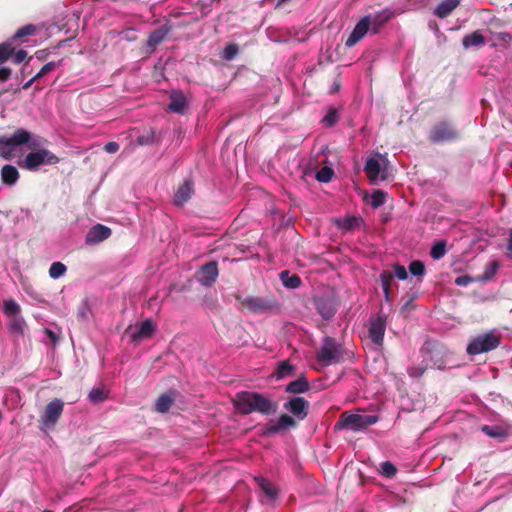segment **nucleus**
<instances>
[{
    "label": "nucleus",
    "instance_id": "nucleus-54",
    "mask_svg": "<svg viewBox=\"0 0 512 512\" xmlns=\"http://www.w3.org/2000/svg\"><path fill=\"white\" fill-rule=\"evenodd\" d=\"M88 311H89V309H88L86 303H82V305L78 309V314H77L78 318L85 319L87 317Z\"/></svg>",
    "mask_w": 512,
    "mask_h": 512
},
{
    "label": "nucleus",
    "instance_id": "nucleus-21",
    "mask_svg": "<svg viewBox=\"0 0 512 512\" xmlns=\"http://www.w3.org/2000/svg\"><path fill=\"white\" fill-rule=\"evenodd\" d=\"M310 389L309 382L304 375H301L296 380L291 381L285 387V392L291 394H302Z\"/></svg>",
    "mask_w": 512,
    "mask_h": 512
},
{
    "label": "nucleus",
    "instance_id": "nucleus-10",
    "mask_svg": "<svg viewBox=\"0 0 512 512\" xmlns=\"http://www.w3.org/2000/svg\"><path fill=\"white\" fill-rule=\"evenodd\" d=\"M283 407L296 419L304 420L308 416L310 403L303 397L295 396L286 401Z\"/></svg>",
    "mask_w": 512,
    "mask_h": 512
},
{
    "label": "nucleus",
    "instance_id": "nucleus-61",
    "mask_svg": "<svg viewBox=\"0 0 512 512\" xmlns=\"http://www.w3.org/2000/svg\"><path fill=\"white\" fill-rule=\"evenodd\" d=\"M381 161H382L383 163L387 162V160H386L385 158H382V159H381Z\"/></svg>",
    "mask_w": 512,
    "mask_h": 512
},
{
    "label": "nucleus",
    "instance_id": "nucleus-45",
    "mask_svg": "<svg viewBox=\"0 0 512 512\" xmlns=\"http://www.w3.org/2000/svg\"><path fill=\"white\" fill-rule=\"evenodd\" d=\"M338 121V113L334 108L329 109L328 113L323 118L322 122L326 127L334 126Z\"/></svg>",
    "mask_w": 512,
    "mask_h": 512
},
{
    "label": "nucleus",
    "instance_id": "nucleus-58",
    "mask_svg": "<svg viewBox=\"0 0 512 512\" xmlns=\"http://www.w3.org/2000/svg\"><path fill=\"white\" fill-rule=\"evenodd\" d=\"M340 88V83H335L334 91H337Z\"/></svg>",
    "mask_w": 512,
    "mask_h": 512
},
{
    "label": "nucleus",
    "instance_id": "nucleus-28",
    "mask_svg": "<svg viewBox=\"0 0 512 512\" xmlns=\"http://www.w3.org/2000/svg\"><path fill=\"white\" fill-rule=\"evenodd\" d=\"M393 17V13L389 10H383L371 16V25L374 33H378L380 28Z\"/></svg>",
    "mask_w": 512,
    "mask_h": 512
},
{
    "label": "nucleus",
    "instance_id": "nucleus-46",
    "mask_svg": "<svg viewBox=\"0 0 512 512\" xmlns=\"http://www.w3.org/2000/svg\"><path fill=\"white\" fill-rule=\"evenodd\" d=\"M61 63H62V60H60L59 62L51 61V62L46 63L40 69V71L35 75V78H41V77L45 76L46 74L52 72Z\"/></svg>",
    "mask_w": 512,
    "mask_h": 512
},
{
    "label": "nucleus",
    "instance_id": "nucleus-13",
    "mask_svg": "<svg viewBox=\"0 0 512 512\" xmlns=\"http://www.w3.org/2000/svg\"><path fill=\"white\" fill-rule=\"evenodd\" d=\"M381 155L377 154L376 157H369L365 163L364 171L371 183H375L379 178L386 179L385 168L380 161Z\"/></svg>",
    "mask_w": 512,
    "mask_h": 512
},
{
    "label": "nucleus",
    "instance_id": "nucleus-26",
    "mask_svg": "<svg viewBox=\"0 0 512 512\" xmlns=\"http://www.w3.org/2000/svg\"><path fill=\"white\" fill-rule=\"evenodd\" d=\"M19 179V172L13 165L6 164L1 169V180L3 184L14 185Z\"/></svg>",
    "mask_w": 512,
    "mask_h": 512
},
{
    "label": "nucleus",
    "instance_id": "nucleus-59",
    "mask_svg": "<svg viewBox=\"0 0 512 512\" xmlns=\"http://www.w3.org/2000/svg\"><path fill=\"white\" fill-rule=\"evenodd\" d=\"M384 295H385V299H386L387 301H390V293H389V294H384Z\"/></svg>",
    "mask_w": 512,
    "mask_h": 512
},
{
    "label": "nucleus",
    "instance_id": "nucleus-56",
    "mask_svg": "<svg viewBox=\"0 0 512 512\" xmlns=\"http://www.w3.org/2000/svg\"><path fill=\"white\" fill-rule=\"evenodd\" d=\"M37 79H38V78H35V76H34V77H32L30 80H28V81L23 85V87H22V88H23L24 90L29 89V88L32 86V84H33Z\"/></svg>",
    "mask_w": 512,
    "mask_h": 512
},
{
    "label": "nucleus",
    "instance_id": "nucleus-35",
    "mask_svg": "<svg viewBox=\"0 0 512 512\" xmlns=\"http://www.w3.org/2000/svg\"><path fill=\"white\" fill-rule=\"evenodd\" d=\"M67 271L66 266L61 262H53L49 268V276L57 279L63 276Z\"/></svg>",
    "mask_w": 512,
    "mask_h": 512
},
{
    "label": "nucleus",
    "instance_id": "nucleus-14",
    "mask_svg": "<svg viewBox=\"0 0 512 512\" xmlns=\"http://www.w3.org/2000/svg\"><path fill=\"white\" fill-rule=\"evenodd\" d=\"M371 25V15L364 16L355 25L352 33L347 38L345 45L346 47H353L358 43L368 32Z\"/></svg>",
    "mask_w": 512,
    "mask_h": 512
},
{
    "label": "nucleus",
    "instance_id": "nucleus-19",
    "mask_svg": "<svg viewBox=\"0 0 512 512\" xmlns=\"http://www.w3.org/2000/svg\"><path fill=\"white\" fill-rule=\"evenodd\" d=\"M317 312L325 319L330 320L336 313V307L332 300L327 298H318L315 300Z\"/></svg>",
    "mask_w": 512,
    "mask_h": 512
},
{
    "label": "nucleus",
    "instance_id": "nucleus-16",
    "mask_svg": "<svg viewBox=\"0 0 512 512\" xmlns=\"http://www.w3.org/2000/svg\"><path fill=\"white\" fill-rule=\"evenodd\" d=\"M254 480L257 483L260 491L263 493L266 502L273 504L279 496L278 487L262 476L255 477Z\"/></svg>",
    "mask_w": 512,
    "mask_h": 512
},
{
    "label": "nucleus",
    "instance_id": "nucleus-12",
    "mask_svg": "<svg viewBox=\"0 0 512 512\" xmlns=\"http://www.w3.org/2000/svg\"><path fill=\"white\" fill-rule=\"evenodd\" d=\"M296 426L297 422L294 417L288 414H282L277 420V422L268 423L264 426L263 435L272 436L287 429L295 428Z\"/></svg>",
    "mask_w": 512,
    "mask_h": 512
},
{
    "label": "nucleus",
    "instance_id": "nucleus-50",
    "mask_svg": "<svg viewBox=\"0 0 512 512\" xmlns=\"http://www.w3.org/2000/svg\"><path fill=\"white\" fill-rule=\"evenodd\" d=\"M27 55H28L27 52L23 49H21L17 52L14 51V54L12 56L13 62L15 64H20L27 58Z\"/></svg>",
    "mask_w": 512,
    "mask_h": 512
},
{
    "label": "nucleus",
    "instance_id": "nucleus-15",
    "mask_svg": "<svg viewBox=\"0 0 512 512\" xmlns=\"http://www.w3.org/2000/svg\"><path fill=\"white\" fill-rule=\"evenodd\" d=\"M217 277L218 265L214 261L206 263L197 272V279L204 286H211Z\"/></svg>",
    "mask_w": 512,
    "mask_h": 512
},
{
    "label": "nucleus",
    "instance_id": "nucleus-1",
    "mask_svg": "<svg viewBox=\"0 0 512 512\" xmlns=\"http://www.w3.org/2000/svg\"><path fill=\"white\" fill-rule=\"evenodd\" d=\"M22 145H27V148L31 150L18 161L19 166L23 169L36 171L42 165H55L60 161V158L53 152L40 147L39 137H34L23 128L16 129L11 136L0 137V155L9 160L15 155V149Z\"/></svg>",
    "mask_w": 512,
    "mask_h": 512
},
{
    "label": "nucleus",
    "instance_id": "nucleus-39",
    "mask_svg": "<svg viewBox=\"0 0 512 512\" xmlns=\"http://www.w3.org/2000/svg\"><path fill=\"white\" fill-rule=\"evenodd\" d=\"M445 253H446V243L444 241H439L436 244H434L430 251L431 257L435 260L443 258Z\"/></svg>",
    "mask_w": 512,
    "mask_h": 512
},
{
    "label": "nucleus",
    "instance_id": "nucleus-33",
    "mask_svg": "<svg viewBox=\"0 0 512 512\" xmlns=\"http://www.w3.org/2000/svg\"><path fill=\"white\" fill-rule=\"evenodd\" d=\"M20 311V306L13 299L4 301L3 312L7 317L12 318L19 316Z\"/></svg>",
    "mask_w": 512,
    "mask_h": 512
},
{
    "label": "nucleus",
    "instance_id": "nucleus-8",
    "mask_svg": "<svg viewBox=\"0 0 512 512\" xmlns=\"http://www.w3.org/2000/svg\"><path fill=\"white\" fill-rule=\"evenodd\" d=\"M459 138V132L449 121L436 123L429 132V140L432 143L455 141Z\"/></svg>",
    "mask_w": 512,
    "mask_h": 512
},
{
    "label": "nucleus",
    "instance_id": "nucleus-20",
    "mask_svg": "<svg viewBox=\"0 0 512 512\" xmlns=\"http://www.w3.org/2000/svg\"><path fill=\"white\" fill-rule=\"evenodd\" d=\"M177 393L174 390H168L158 397L155 403V410L159 413H166L169 411L175 402Z\"/></svg>",
    "mask_w": 512,
    "mask_h": 512
},
{
    "label": "nucleus",
    "instance_id": "nucleus-60",
    "mask_svg": "<svg viewBox=\"0 0 512 512\" xmlns=\"http://www.w3.org/2000/svg\"><path fill=\"white\" fill-rule=\"evenodd\" d=\"M410 303H411V301H408V302H407V303L402 307V309H405L407 306H410Z\"/></svg>",
    "mask_w": 512,
    "mask_h": 512
},
{
    "label": "nucleus",
    "instance_id": "nucleus-44",
    "mask_svg": "<svg viewBox=\"0 0 512 512\" xmlns=\"http://www.w3.org/2000/svg\"><path fill=\"white\" fill-rule=\"evenodd\" d=\"M409 271L414 276H422L425 273V265L420 260H414L409 265Z\"/></svg>",
    "mask_w": 512,
    "mask_h": 512
},
{
    "label": "nucleus",
    "instance_id": "nucleus-38",
    "mask_svg": "<svg viewBox=\"0 0 512 512\" xmlns=\"http://www.w3.org/2000/svg\"><path fill=\"white\" fill-rule=\"evenodd\" d=\"M333 175H334L333 169L329 166H324L319 171H317L316 179L319 182L327 183V182L331 181Z\"/></svg>",
    "mask_w": 512,
    "mask_h": 512
},
{
    "label": "nucleus",
    "instance_id": "nucleus-36",
    "mask_svg": "<svg viewBox=\"0 0 512 512\" xmlns=\"http://www.w3.org/2000/svg\"><path fill=\"white\" fill-rule=\"evenodd\" d=\"M137 144L143 145H151L157 141L156 133L154 130L150 129L146 133L139 135L137 137Z\"/></svg>",
    "mask_w": 512,
    "mask_h": 512
},
{
    "label": "nucleus",
    "instance_id": "nucleus-32",
    "mask_svg": "<svg viewBox=\"0 0 512 512\" xmlns=\"http://www.w3.org/2000/svg\"><path fill=\"white\" fill-rule=\"evenodd\" d=\"M14 54V46L12 41L0 43V65L8 61Z\"/></svg>",
    "mask_w": 512,
    "mask_h": 512
},
{
    "label": "nucleus",
    "instance_id": "nucleus-37",
    "mask_svg": "<svg viewBox=\"0 0 512 512\" xmlns=\"http://www.w3.org/2000/svg\"><path fill=\"white\" fill-rule=\"evenodd\" d=\"M380 473L387 478H393L397 474V468L392 462L385 461L380 464Z\"/></svg>",
    "mask_w": 512,
    "mask_h": 512
},
{
    "label": "nucleus",
    "instance_id": "nucleus-51",
    "mask_svg": "<svg viewBox=\"0 0 512 512\" xmlns=\"http://www.w3.org/2000/svg\"><path fill=\"white\" fill-rule=\"evenodd\" d=\"M473 281H474V279L472 277H470L468 275H462V276H458L455 279V284L458 286H467L470 283H472Z\"/></svg>",
    "mask_w": 512,
    "mask_h": 512
},
{
    "label": "nucleus",
    "instance_id": "nucleus-48",
    "mask_svg": "<svg viewBox=\"0 0 512 512\" xmlns=\"http://www.w3.org/2000/svg\"><path fill=\"white\" fill-rule=\"evenodd\" d=\"M237 44H229L225 47L223 57L226 60H232L238 54Z\"/></svg>",
    "mask_w": 512,
    "mask_h": 512
},
{
    "label": "nucleus",
    "instance_id": "nucleus-30",
    "mask_svg": "<svg viewBox=\"0 0 512 512\" xmlns=\"http://www.w3.org/2000/svg\"><path fill=\"white\" fill-rule=\"evenodd\" d=\"M279 276L286 288L296 289L302 284L301 278L297 274H291L288 270L282 271Z\"/></svg>",
    "mask_w": 512,
    "mask_h": 512
},
{
    "label": "nucleus",
    "instance_id": "nucleus-34",
    "mask_svg": "<svg viewBox=\"0 0 512 512\" xmlns=\"http://www.w3.org/2000/svg\"><path fill=\"white\" fill-rule=\"evenodd\" d=\"M393 279H394V275L391 271L384 270L381 272L380 280H381L384 294L390 293V287H391V283H392Z\"/></svg>",
    "mask_w": 512,
    "mask_h": 512
},
{
    "label": "nucleus",
    "instance_id": "nucleus-24",
    "mask_svg": "<svg viewBox=\"0 0 512 512\" xmlns=\"http://www.w3.org/2000/svg\"><path fill=\"white\" fill-rule=\"evenodd\" d=\"M169 31L170 28L167 25H163L158 29L154 30L150 33L148 37L147 45L150 48H155L167 37Z\"/></svg>",
    "mask_w": 512,
    "mask_h": 512
},
{
    "label": "nucleus",
    "instance_id": "nucleus-52",
    "mask_svg": "<svg viewBox=\"0 0 512 512\" xmlns=\"http://www.w3.org/2000/svg\"><path fill=\"white\" fill-rule=\"evenodd\" d=\"M119 144L117 142H114V141H111V142H107L104 146V150L107 152V153H110V154H113V153H116L118 150H119Z\"/></svg>",
    "mask_w": 512,
    "mask_h": 512
},
{
    "label": "nucleus",
    "instance_id": "nucleus-3",
    "mask_svg": "<svg viewBox=\"0 0 512 512\" xmlns=\"http://www.w3.org/2000/svg\"><path fill=\"white\" fill-rule=\"evenodd\" d=\"M235 298L241 304V306L243 308L247 309L249 312L254 313V314L276 313L280 309L278 301L272 296H270V297H257V296L242 297L240 295H236Z\"/></svg>",
    "mask_w": 512,
    "mask_h": 512
},
{
    "label": "nucleus",
    "instance_id": "nucleus-4",
    "mask_svg": "<svg viewBox=\"0 0 512 512\" xmlns=\"http://www.w3.org/2000/svg\"><path fill=\"white\" fill-rule=\"evenodd\" d=\"M316 360L324 366L343 362L344 349L342 344L332 337H324L322 345L316 353Z\"/></svg>",
    "mask_w": 512,
    "mask_h": 512
},
{
    "label": "nucleus",
    "instance_id": "nucleus-29",
    "mask_svg": "<svg viewBox=\"0 0 512 512\" xmlns=\"http://www.w3.org/2000/svg\"><path fill=\"white\" fill-rule=\"evenodd\" d=\"M481 431L491 438L503 441L507 438L508 432L505 428L498 425H483Z\"/></svg>",
    "mask_w": 512,
    "mask_h": 512
},
{
    "label": "nucleus",
    "instance_id": "nucleus-62",
    "mask_svg": "<svg viewBox=\"0 0 512 512\" xmlns=\"http://www.w3.org/2000/svg\"><path fill=\"white\" fill-rule=\"evenodd\" d=\"M43 512H53V511H51V510H44Z\"/></svg>",
    "mask_w": 512,
    "mask_h": 512
},
{
    "label": "nucleus",
    "instance_id": "nucleus-23",
    "mask_svg": "<svg viewBox=\"0 0 512 512\" xmlns=\"http://www.w3.org/2000/svg\"><path fill=\"white\" fill-rule=\"evenodd\" d=\"M460 4V0H443L436 7L434 14L439 18H446Z\"/></svg>",
    "mask_w": 512,
    "mask_h": 512
},
{
    "label": "nucleus",
    "instance_id": "nucleus-55",
    "mask_svg": "<svg viewBox=\"0 0 512 512\" xmlns=\"http://www.w3.org/2000/svg\"><path fill=\"white\" fill-rule=\"evenodd\" d=\"M48 55H49V52L46 49L38 50L35 52V57L39 61H44Z\"/></svg>",
    "mask_w": 512,
    "mask_h": 512
},
{
    "label": "nucleus",
    "instance_id": "nucleus-49",
    "mask_svg": "<svg viewBox=\"0 0 512 512\" xmlns=\"http://www.w3.org/2000/svg\"><path fill=\"white\" fill-rule=\"evenodd\" d=\"M394 271H395V273L393 274L394 277H397L400 280H406L407 279L408 274H407V270H406V268L404 266H402L400 264H395L394 265Z\"/></svg>",
    "mask_w": 512,
    "mask_h": 512
},
{
    "label": "nucleus",
    "instance_id": "nucleus-43",
    "mask_svg": "<svg viewBox=\"0 0 512 512\" xmlns=\"http://www.w3.org/2000/svg\"><path fill=\"white\" fill-rule=\"evenodd\" d=\"M386 193L382 190H375L371 195V205L374 208H378L384 204Z\"/></svg>",
    "mask_w": 512,
    "mask_h": 512
},
{
    "label": "nucleus",
    "instance_id": "nucleus-57",
    "mask_svg": "<svg viewBox=\"0 0 512 512\" xmlns=\"http://www.w3.org/2000/svg\"><path fill=\"white\" fill-rule=\"evenodd\" d=\"M507 250L512 253V228L509 231Z\"/></svg>",
    "mask_w": 512,
    "mask_h": 512
},
{
    "label": "nucleus",
    "instance_id": "nucleus-53",
    "mask_svg": "<svg viewBox=\"0 0 512 512\" xmlns=\"http://www.w3.org/2000/svg\"><path fill=\"white\" fill-rule=\"evenodd\" d=\"M11 73L9 67H0V82H6L11 77Z\"/></svg>",
    "mask_w": 512,
    "mask_h": 512
},
{
    "label": "nucleus",
    "instance_id": "nucleus-5",
    "mask_svg": "<svg viewBox=\"0 0 512 512\" xmlns=\"http://www.w3.org/2000/svg\"><path fill=\"white\" fill-rule=\"evenodd\" d=\"M378 421L379 417L377 415H361L343 412L336 422L334 428L335 430L347 429L357 432L366 429Z\"/></svg>",
    "mask_w": 512,
    "mask_h": 512
},
{
    "label": "nucleus",
    "instance_id": "nucleus-40",
    "mask_svg": "<svg viewBox=\"0 0 512 512\" xmlns=\"http://www.w3.org/2000/svg\"><path fill=\"white\" fill-rule=\"evenodd\" d=\"M293 371L294 367L288 361H283L279 364L276 375L277 378L281 379L291 375Z\"/></svg>",
    "mask_w": 512,
    "mask_h": 512
},
{
    "label": "nucleus",
    "instance_id": "nucleus-22",
    "mask_svg": "<svg viewBox=\"0 0 512 512\" xmlns=\"http://www.w3.org/2000/svg\"><path fill=\"white\" fill-rule=\"evenodd\" d=\"M186 106L185 95L181 91H173L170 95L169 109L174 113H183Z\"/></svg>",
    "mask_w": 512,
    "mask_h": 512
},
{
    "label": "nucleus",
    "instance_id": "nucleus-41",
    "mask_svg": "<svg viewBox=\"0 0 512 512\" xmlns=\"http://www.w3.org/2000/svg\"><path fill=\"white\" fill-rule=\"evenodd\" d=\"M24 325H25L24 319L20 316H16V317L11 318L9 328H10V331L13 333L22 334Z\"/></svg>",
    "mask_w": 512,
    "mask_h": 512
},
{
    "label": "nucleus",
    "instance_id": "nucleus-17",
    "mask_svg": "<svg viewBox=\"0 0 512 512\" xmlns=\"http://www.w3.org/2000/svg\"><path fill=\"white\" fill-rule=\"evenodd\" d=\"M194 191V182L190 179L184 180L174 194L173 203L176 206H183L190 200Z\"/></svg>",
    "mask_w": 512,
    "mask_h": 512
},
{
    "label": "nucleus",
    "instance_id": "nucleus-6",
    "mask_svg": "<svg viewBox=\"0 0 512 512\" xmlns=\"http://www.w3.org/2000/svg\"><path fill=\"white\" fill-rule=\"evenodd\" d=\"M499 345L500 337L493 331H490L473 338L468 344L466 351L469 355H478L492 351Z\"/></svg>",
    "mask_w": 512,
    "mask_h": 512
},
{
    "label": "nucleus",
    "instance_id": "nucleus-9",
    "mask_svg": "<svg viewBox=\"0 0 512 512\" xmlns=\"http://www.w3.org/2000/svg\"><path fill=\"white\" fill-rule=\"evenodd\" d=\"M386 326L387 317L383 313H378L375 318L370 319L369 338L375 345H383Z\"/></svg>",
    "mask_w": 512,
    "mask_h": 512
},
{
    "label": "nucleus",
    "instance_id": "nucleus-47",
    "mask_svg": "<svg viewBox=\"0 0 512 512\" xmlns=\"http://www.w3.org/2000/svg\"><path fill=\"white\" fill-rule=\"evenodd\" d=\"M499 263L497 261L490 262L486 267L484 274L482 276L483 279H490L498 270Z\"/></svg>",
    "mask_w": 512,
    "mask_h": 512
},
{
    "label": "nucleus",
    "instance_id": "nucleus-18",
    "mask_svg": "<svg viewBox=\"0 0 512 512\" xmlns=\"http://www.w3.org/2000/svg\"><path fill=\"white\" fill-rule=\"evenodd\" d=\"M112 231L109 227L96 224L93 226L86 234V243L87 244H96L106 240L110 237Z\"/></svg>",
    "mask_w": 512,
    "mask_h": 512
},
{
    "label": "nucleus",
    "instance_id": "nucleus-7",
    "mask_svg": "<svg viewBox=\"0 0 512 512\" xmlns=\"http://www.w3.org/2000/svg\"><path fill=\"white\" fill-rule=\"evenodd\" d=\"M64 410V402L59 398L52 399L44 408L39 423L42 430L52 429L57 424Z\"/></svg>",
    "mask_w": 512,
    "mask_h": 512
},
{
    "label": "nucleus",
    "instance_id": "nucleus-27",
    "mask_svg": "<svg viewBox=\"0 0 512 512\" xmlns=\"http://www.w3.org/2000/svg\"><path fill=\"white\" fill-rule=\"evenodd\" d=\"M335 223L338 228L346 232H350L360 227L362 218L356 216H348L345 218L337 219Z\"/></svg>",
    "mask_w": 512,
    "mask_h": 512
},
{
    "label": "nucleus",
    "instance_id": "nucleus-25",
    "mask_svg": "<svg viewBox=\"0 0 512 512\" xmlns=\"http://www.w3.org/2000/svg\"><path fill=\"white\" fill-rule=\"evenodd\" d=\"M485 43V37L478 30L465 35L462 39V45L465 49H469L474 46H484Z\"/></svg>",
    "mask_w": 512,
    "mask_h": 512
},
{
    "label": "nucleus",
    "instance_id": "nucleus-2",
    "mask_svg": "<svg viewBox=\"0 0 512 512\" xmlns=\"http://www.w3.org/2000/svg\"><path fill=\"white\" fill-rule=\"evenodd\" d=\"M236 409L244 415L259 412L271 415L277 411L278 404L257 392L242 391L237 393L234 401Z\"/></svg>",
    "mask_w": 512,
    "mask_h": 512
},
{
    "label": "nucleus",
    "instance_id": "nucleus-11",
    "mask_svg": "<svg viewBox=\"0 0 512 512\" xmlns=\"http://www.w3.org/2000/svg\"><path fill=\"white\" fill-rule=\"evenodd\" d=\"M155 325L151 319H147L140 324H137L134 328L129 327L125 333L129 334L131 341L138 343L144 339L150 338L155 332Z\"/></svg>",
    "mask_w": 512,
    "mask_h": 512
},
{
    "label": "nucleus",
    "instance_id": "nucleus-31",
    "mask_svg": "<svg viewBox=\"0 0 512 512\" xmlns=\"http://www.w3.org/2000/svg\"><path fill=\"white\" fill-rule=\"evenodd\" d=\"M37 31V26L34 24H26L22 27H20L15 34L13 35L11 41L12 43L14 41L20 40L21 42L25 41V37L33 36Z\"/></svg>",
    "mask_w": 512,
    "mask_h": 512
},
{
    "label": "nucleus",
    "instance_id": "nucleus-42",
    "mask_svg": "<svg viewBox=\"0 0 512 512\" xmlns=\"http://www.w3.org/2000/svg\"><path fill=\"white\" fill-rule=\"evenodd\" d=\"M106 398V393L101 388H93L89 393L90 401L95 404L103 402Z\"/></svg>",
    "mask_w": 512,
    "mask_h": 512
}]
</instances>
